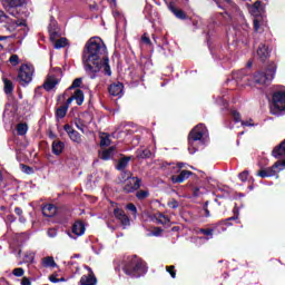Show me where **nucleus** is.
Segmentation results:
<instances>
[{"instance_id": "1", "label": "nucleus", "mask_w": 285, "mask_h": 285, "mask_svg": "<svg viewBox=\"0 0 285 285\" xmlns=\"http://www.w3.org/2000/svg\"><path fill=\"white\" fill-rule=\"evenodd\" d=\"M82 61L87 72L95 75L102 72L110 77L112 71L110 70V63L108 56L106 55V45L99 37L89 39L86 43Z\"/></svg>"}, {"instance_id": "2", "label": "nucleus", "mask_w": 285, "mask_h": 285, "mask_svg": "<svg viewBox=\"0 0 285 285\" xmlns=\"http://www.w3.org/2000/svg\"><path fill=\"white\" fill-rule=\"evenodd\" d=\"M121 269L131 279H139L148 273V264L141 257L137 255L127 256L121 262Z\"/></svg>"}, {"instance_id": "3", "label": "nucleus", "mask_w": 285, "mask_h": 285, "mask_svg": "<svg viewBox=\"0 0 285 285\" xmlns=\"http://www.w3.org/2000/svg\"><path fill=\"white\" fill-rule=\"evenodd\" d=\"M81 83V78L75 79L72 85L58 97L60 108H70L73 101L76 102V106H81V104H83V91L77 89L72 95H70V91L73 90V88H79Z\"/></svg>"}, {"instance_id": "4", "label": "nucleus", "mask_w": 285, "mask_h": 285, "mask_svg": "<svg viewBox=\"0 0 285 285\" xmlns=\"http://www.w3.org/2000/svg\"><path fill=\"white\" fill-rule=\"evenodd\" d=\"M206 135V126L204 124L196 125L188 134V151L190 155L197 153V147H195V141H202Z\"/></svg>"}, {"instance_id": "5", "label": "nucleus", "mask_w": 285, "mask_h": 285, "mask_svg": "<svg viewBox=\"0 0 285 285\" xmlns=\"http://www.w3.org/2000/svg\"><path fill=\"white\" fill-rule=\"evenodd\" d=\"M184 168V163H178L177 166L169 167L173 175L170 176L171 184H184L186 179H190L193 171L190 170H181Z\"/></svg>"}, {"instance_id": "6", "label": "nucleus", "mask_w": 285, "mask_h": 285, "mask_svg": "<svg viewBox=\"0 0 285 285\" xmlns=\"http://www.w3.org/2000/svg\"><path fill=\"white\" fill-rule=\"evenodd\" d=\"M35 76V67L32 65H21L18 72V81L20 86H28Z\"/></svg>"}, {"instance_id": "7", "label": "nucleus", "mask_w": 285, "mask_h": 285, "mask_svg": "<svg viewBox=\"0 0 285 285\" xmlns=\"http://www.w3.org/2000/svg\"><path fill=\"white\" fill-rule=\"evenodd\" d=\"M141 188V178L134 176L132 173H129V176L124 181L122 191L127 195L137 193Z\"/></svg>"}, {"instance_id": "8", "label": "nucleus", "mask_w": 285, "mask_h": 285, "mask_svg": "<svg viewBox=\"0 0 285 285\" xmlns=\"http://www.w3.org/2000/svg\"><path fill=\"white\" fill-rule=\"evenodd\" d=\"M285 168V159L284 160H277L272 167H268L267 169H261L257 173L258 177H262V179H266V177H275L278 173L284 170Z\"/></svg>"}, {"instance_id": "9", "label": "nucleus", "mask_w": 285, "mask_h": 285, "mask_svg": "<svg viewBox=\"0 0 285 285\" xmlns=\"http://www.w3.org/2000/svg\"><path fill=\"white\" fill-rule=\"evenodd\" d=\"M275 70H276L275 65H272L271 68L267 69L266 73L257 72L254 76V81L256 83H261V86H266V83H268L269 81H273V79L275 78Z\"/></svg>"}, {"instance_id": "10", "label": "nucleus", "mask_w": 285, "mask_h": 285, "mask_svg": "<svg viewBox=\"0 0 285 285\" xmlns=\"http://www.w3.org/2000/svg\"><path fill=\"white\" fill-rule=\"evenodd\" d=\"M114 217H116V219L120 222L124 228H128V226H130V217L126 215V212L124 209L116 207L114 209Z\"/></svg>"}, {"instance_id": "11", "label": "nucleus", "mask_w": 285, "mask_h": 285, "mask_svg": "<svg viewBox=\"0 0 285 285\" xmlns=\"http://www.w3.org/2000/svg\"><path fill=\"white\" fill-rule=\"evenodd\" d=\"M264 12L265 9L262 1H256L249 7V13L252 17H254V19H264Z\"/></svg>"}, {"instance_id": "12", "label": "nucleus", "mask_w": 285, "mask_h": 285, "mask_svg": "<svg viewBox=\"0 0 285 285\" xmlns=\"http://www.w3.org/2000/svg\"><path fill=\"white\" fill-rule=\"evenodd\" d=\"M65 132H67L69 139L73 141V144H82L83 139L81 138V134L79 131L75 130L72 126L66 124L65 127Z\"/></svg>"}, {"instance_id": "13", "label": "nucleus", "mask_w": 285, "mask_h": 285, "mask_svg": "<svg viewBox=\"0 0 285 285\" xmlns=\"http://www.w3.org/2000/svg\"><path fill=\"white\" fill-rule=\"evenodd\" d=\"M275 108H285V90L275 91L272 96Z\"/></svg>"}, {"instance_id": "14", "label": "nucleus", "mask_w": 285, "mask_h": 285, "mask_svg": "<svg viewBox=\"0 0 285 285\" xmlns=\"http://www.w3.org/2000/svg\"><path fill=\"white\" fill-rule=\"evenodd\" d=\"M26 3V0H6V10L11 14L12 17H17V13H14V8H21Z\"/></svg>"}, {"instance_id": "15", "label": "nucleus", "mask_w": 285, "mask_h": 285, "mask_svg": "<svg viewBox=\"0 0 285 285\" xmlns=\"http://www.w3.org/2000/svg\"><path fill=\"white\" fill-rule=\"evenodd\" d=\"M109 95L111 97H122L124 96V83L114 82L109 86Z\"/></svg>"}, {"instance_id": "16", "label": "nucleus", "mask_w": 285, "mask_h": 285, "mask_svg": "<svg viewBox=\"0 0 285 285\" xmlns=\"http://www.w3.org/2000/svg\"><path fill=\"white\" fill-rule=\"evenodd\" d=\"M66 148V142L61 140H53L51 144V153L59 157L63 153V149Z\"/></svg>"}, {"instance_id": "17", "label": "nucleus", "mask_w": 285, "mask_h": 285, "mask_svg": "<svg viewBox=\"0 0 285 285\" xmlns=\"http://www.w3.org/2000/svg\"><path fill=\"white\" fill-rule=\"evenodd\" d=\"M272 157L275 159H282V157H285V140H283L278 146L274 147L272 150Z\"/></svg>"}, {"instance_id": "18", "label": "nucleus", "mask_w": 285, "mask_h": 285, "mask_svg": "<svg viewBox=\"0 0 285 285\" xmlns=\"http://www.w3.org/2000/svg\"><path fill=\"white\" fill-rule=\"evenodd\" d=\"M71 232L73 233V235H77V237H81V235L86 233V225L83 224V222L78 220L72 225Z\"/></svg>"}, {"instance_id": "19", "label": "nucleus", "mask_w": 285, "mask_h": 285, "mask_svg": "<svg viewBox=\"0 0 285 285\" xmlns=\"http://www.w3.org/2000/svg\"><path fill=\"white\" fill-rule=\"evenodd\" d=\"M43 217H55L57 215V206L55 204H46L42 207Z\"/></svg>"}, {"instance_id": "20", "label": "nucleus", "mask_w": 285, "mask_h": 285, "mask_svg": "<svg viewBox=\"0 0 285 285\" xmlns=\"http://www.w3.org/2000/svg\"><path fill=\"white\" fill-rule=\"evenodd\" d=\"M257 57H259L262 61H265V59H268V57H271V50H268V47H266V45H259L257 49Z\"/></svg>"}, {"instance_id": "21", "label": "nucleus", "mask_w": 285, "mask_h": 285, "mask_svg": "<svg viewBox=\"0 0 285 285\" xmlns=\"http://www.w3.org/2000/svg\"><path fill=\"white\" fill-rule=\"evenodd\" d=\"M59 83V79H57L53 76H48V78L46 79L45 83H43V88L45 90H52V88H55V86H57Z\"/></svg>"}, {"instance_id": "22", "label": "nucleus", "mask_w": 285, "mask_h": 285, "mask_svg": "<svg viewBox=\"0 0 285 285\" xmlns=\"http://www.w3.org/2000/svg\"><path fill=\"white\" fill-rule=\"evenodd\" d=\"M19 26H26V20H7V30H9L10 32H12V30L19 28Z\"/></svg>"}, {"instance_id": "23", "label": "nucleus", "mask_w": 285, "mask_h": 285, "mask_svg": "<svg viewBox=\"0 0 285 285\" xmlns=\"http://www.w3.org/2000/svg\"><path fill=\"white\" fill-rule=\"evenodd\" d=\"M115 150H117L115 146H111L108 149L102 150V154L100 155V159H102L104 161H108L109 159H112V157L115 156Z\"/></svg>"}, {"instance_id": "24", "label": "nucleus", "mask_w": 285, "mask_h": 285, "mask_svg": "<svg viewBox=\"0 0 285 285\" xmlns=\"http://www.w3.org/2000/svg\"><path fill=\"white\" fill-rule=\"evenodd\" d=\"M81 285H97V277H95V274H89L88 276L83 275L80 278Z\"/></svg>"}, {"instance_id": "25", "label": "nucleus", "mask_w": 285, "mask_h": 285, "mask_svg": "<svg viewBox=\"0 0 285 285\" xmlns=\"http://www.w3.org/2000/svg\"><path fill=\"white\" fill-rule=\"evenodd\" d=\"M41 264L43 268H57V262H55V257L52 256L43 257Z\"/></svg>"}, {"instance_id": "26", "label": "nucleus", "mask_w": 285, "mask_h": 285, "mask_svg": "<svg viewBox=\"0 0 285 285\" xmlns=\"http://www.w3.org/2000/svg\"><path fill=\"white\" fill-rule=\"evenodd\" d=\"M130 156L120 158L116 166L117 170H126V168H128V164H130Z\"/></svg>"}, {"instance_id": "27", "label": "nucleus", "mask_w": 285, "mask_h": 285, "mask_svg": "<svg viewBox=\"0 0 285 285\" xmlns=\"http://www.w3.org/2000/svg\"><path fill=\"white\" fill-rule=\"evenodd\" d=\"M136 153L138 159H150L153 157L150 149H138Z\"/></svg>"}, {"instance_id": "28", "label": "nucleus", "mask_w": 285, "mask_h": 285, "mask_svg": "<svg viewBox=\"0 0 285 285\" xmlns=\"http://www.w3.org/2000/svg\"><path fill=\"white\" fill-rule=\"evenodd\" d=\"M228 115L232 117L234 124H242V114L237 109H229Z\"/></svg>"}, {"instance_id": "29", "label": "nucleus", "mask_w": 285, "mask_h": 285, "mask_svg": "<svg viewBox=\"0 0 285 285\" xmlns=\"http://www.w3.org/2000/svg\"><path fill=\"white\" fill-rule=\"evenodd\" d=\"M16 130L20 137H23L24 135H28V124L26 122H19L16 127Z\"/></svg>"}, {"instance_id": "30", "label": "nucleus", "mask_w": 285, "mask_h": 285, "mask_svg": "<svg viewBox=\"0 0 285 285\" xmlns=\"http://www.w3.org/2000/svg\"><path fill=\"white\" fill-rule=\"evenodd\" d=\"M3 83H4L6 95H12V92L14 90V85L12 83V80H9L8 78H4Z\"/></svg>"}, {"instance_id": "31", "label": "nucleus", "mask_w": 285, "mask_h": 285, "mask_svg": "<svg viewBox=\"0 0 285 285\" xmlns=\"http://www.w3.org/2000/svg\"><path fill=\"white\" fill-rule=\"evenodd\" d=\"M148 197H150V191L148 190H144V189H138L136 190V198L139 200V202H144V199H148Z\"/></svg>"}, {"instance_id": "32", "label": "nucleus", "mask_w": 285, "mask_h": 285, "mask_svg": "<svg viewBox=\"0 0 285 285\" xmlns=\"http://www.w3.org/2000/svg\"><path fill=\"white\" fill-rule=\"evenodd\" d=\"M157 222L158 224H161L163 226H166V224H170V218H168V216L158 213L157 214Z\"/></svg>"}, {"instance_id": "33", "label": "nucleus", "mask_w": 285, "mask_h": 285, "mask_svg": "<svg viewBox=\"0 0 285 285\" xmlns=\"http://www.w3.org/2000/svg\"><path fill=\"white\" fill-rule=\"evenodd\" d=\"M68 115V108H57L56 109V119H63Z\"/></svg>"}, {"instance_id": "34", "label": "nucleus", "mask_w": 285, "mask_h": 285, "mask_svg": "<svg viewBox=\"0 0 285 285\" xmlns=\"http://www.w3.org/2000/svg\"><path fill=\"white\" fill-rule=\"evenodd\" d=\"M171 12L177 17V19H186V13L175 7H170Z\"/></svg>"}, {"instance_id": "35", "label": "nucleus", "mask_w": 285, "mask_h": 285, "mask_svg": "<svg viewBox=\"0 0 285 285\" xmlns=\"http://www.w3.org/2000/svg\"><path fill=\"white\" fill-rule=\"evenodd\" d=\"M269 112H271V115H274L275 117H282L285 115V108H271Z\"/></svg>"}, {"instance_id": "36", "label": "nucleus", "mask_w": 285, "mask_h": 285, "mask_svg": "<svg viewBox=\"0 0 285 285\" xmlns=\"http://www.w3.org/2000/svg\"><path fill=\"white\" fill-rule=\"evenodd\" d=\"M53 46H55L56 49L66 48V46H68V39L60 38V39L56 40Z\"/></svg>"}, {"instance_id": "37", "label": "nucleus", "mask_w": 285, "mask_h": 285, "mask_svg": "<svg viewBox=\"0 0 285 285\" xmlns=\"http://www.w3.org/2000/svg\"><path fill=\"white\" fill-rule=\"evenodd\" d=\"M233 213L234 215L227 219H225V222H237V219H239V207L235 206L233 208Z\"/></svg>"}, {"instance_id": "38", "label": "nucleus", "mask_w": 285, "mask_h": 285, "mask_svg": "<svg viewBox=\"0 0 285 285\" xmlns=\"http://www.w3.org/2000/svg\"><path fill=\"white\" fill-rule=\"evenodd\" d=\"M14 213L16 215H18L20 224H26V217H23V209H21V207H16Z\"/></svg>"}, {"instance_id": "39", "label": "nucleus", "mask_w": 285, "mask_h": 285, "mask_svg": "<svg viewBox=\"0 0 285 285\" xmlns=\"http://www.w3.org/2000/svg\"><path fill=\"white\" fill-rule=\"evenodd\" d=\"M262 23H264V18H254L255 32H259V29L262 28Z\"/></svg>"}, {"instance_id": "40", "label": "nucleus", "mask_w": 285, "mask_h": 285, "mask_svg": "<svg viewBox=\"0 0 285 285\" xmlns=\"http://www.w3.org/2000/svg\"><path fill=\"white\" fill-rule=\"evenodd\" d=\"M126 210H130L131 215H134V217H137V206H135V204L132 203L127 204Z\"/></svg>"}, {"instance_id": "41", "label": "nucleus", "mask_w": 285, "mask_h": 285, "mask_svg": "<svg viewBox=\"0 0 285 285\" xmlns=\"http://www.w3.org/2000/svg\"><path fill=\"white\" fill-rule=\"evenodd\" d=\"M26 271L23 269V267H17L12 271V275H14V277H23Z\"/></svg>"}, {"instance_id": "42", "label": "nucleus", "mask_w": 285, "mask_h": 285, "mask_svg": "<svg viewBox=\"0 0 285 285\" xmlns=\"http://www.w3.org/2000/svg\"><path fill=\"white\" fill-rule=\"evenodd\" d=\"M20 166H21L22 173H26V175H32V173H35V169L28 165L21 164Z\"/></svg>"}, {"instance_id": "43", "label": "nucleus", "mask_w": 285, "mask_h": 285, "mask_svg": "<svg viewBox=\"0 0 285 285\" xmlns=\"http://www.w3.org/2000/svg\"><path fill=\"white\" fill-rule=\"evenodd\" d=\"M167 273H169L170 277L175 279L177 277V272L175 271V265L166 266Z\"/></svg>"}, {"instance_id": "44", "label": "nucleus", "mask_w": 285, "mask_h": 285, "mask_svg": "<svg viewBox=\"0 0 285 285\" xmlns=\"http://www.w3.org/2000/svg\"><path fill=\"white\" fill-rule=\"evenodd\" d=\"M75 125H76V128H78V130H80L82 134H86V130H85L86 125H83L81 119L76 120Z\"/></svg>"}, {"instance_id": "45", "label": "nucleus", "mask_w": 285, "mask_h": 285, "mask_svg": "<svg viewBox=\"0 0 285 285\" xmlns=\"http://www.w3.org/2000/svg\"><path fill=\"white\" fill-rule=\"evenodd\" d=\"M199 233L206 235V237H213V228H200Z\"/></svg>"}, {"instance_id": "46", "label": "nucleus", "mask_w": 285, "mask_h": 285, "mask_svg": "<svg viewBox=\"0 0 285 285\" xmlns=\"http://www.w3.org/2000/svg\"><path fill=\"white\" fill-rule=\"evenodd\" d=\"M100 146H110V136L106 135L100 139Z\"/></svg>"}, {"instance_id": "47", "label": "nucleus", "mask_w": 285, "mask_h": 285, "mask_svg": "<svg viewBox=\"0 0 285 285\" xmlns=\"http://www.w3.org/2000/svg\"><path fill=\"white\" fill-rule=\"evenodd\" d=\"M9 62H10L12 66H19V56L12 55V56L9 58Z\"/></svg>"}, {"instance_id": "48", "label": "nucleus", "mask_w": 285, "mask_h": 285, "mask_svg": "<svg viewBox=\"0 0 285 285\" xmlns=\"http://www.w3.org/2000/svg\"><path fill=\"white\" fill-rule=\"evenodd\" d=\"M208 204H210V202H205L204 206H203V210H204V217H210V210L208 209Z\"/></svg>"}, {"instance_id": "49", "label": "nucleus", "mask_w": 285, "mask_h": 285, "mask_svg": "<svg viewBox=\"0 0 285 285\" xmlns=\"http://www.w3.org/2000/svg\"><path fill=\"white\" fill-rule=\"evenodd\" d=\"M238 178L240 181H248V170H244L243 173L238 174Z\"/></svg>"}, {"instance_id": "50", "label": "nucleus", "mask_w": 285, "mask_h": 285, "mask_svg": "<svg viewBox=\"0 0 285 285\" xmlns=\"http://www.w3.org/2000/svg\"><path fill=\"white\" fill-rule=\"evenodd\" d=\"M57 233H58V230H57V228H55V227H51V228H49V229L47 230L48 237H51V238H55V237L57 236Z\"/></svg>"}, {"instance_id": "51", "label": "nucleus", "mask_w": 285, "mask_h": 285, "mask_svg": "<svg viewBox=\"0 0 285 285\" xmlns=\"http://www.w3.org/2000/svg\"><path fill=\"white\" fill-rule=\"evenodd\" d=\"M57 277H59V274H57V273L51 274L49 276V282H51L52 284H59V278H57Z\"/></svg>"}, {"instance_id": "52", "label": "nucleus", "mask_w": 285, "mask_h": 285, "mask_svg": "<svg viewBox=\"0 0 285 285\" xmlns=\"http://www.w3.org/2000/svg\"><path fill=\"white\" fill-rule=\"evenodd\" d=\"M169 208L176 209L179 208V203L176 199H173L168 203Z\"/></svg>"}, {"instance_id": "53", "label": "nucleus", "mask_w": 285, "mask_h": 285, "mask_svg": "<svg viewBox=\"0 0 285 285\" xmlns=\"http://www.w3.org/2000/svg\"><path fill=\"white\" fill-rule=\"evenodd\" d=\"M240 124H242V126H246V127H253V126H255V124H253V119H249V120H242Z\"/></svg>"}, {"instance_id": "54", "label": "nucleus", "mask_w": 285, "mask_h": 285, "mask_svg": "<svg viewBox=\"0 0 285 285\" xmlns=\"http://www.w3.org/2000/svg\"><path fill=\"white\" fill-rule=\"evenodd\" d=\"M7 220L10 223V224H14V222H17V216L14 214H9L7 216Z\"/></svg>"}, {"instance_id": "55", "label": "nucleus", "mask_w": 285, "mask_h": 285, "mask_svg": "<svg viewBox=\"0 0 285 285\" xmlns=\"http://www.w3.org/2000/svg\"><path fill=\"white\" fill-rule=\"evenodd\" d=\"M122 174H121V177L124 179V181H126V179H128V176H130V171L124 169V170H120Z\"/></svg>"}, {"instance_id": "56", "label": "nucleus", "mask_w": 285, "mask_h": 285, "mask_svg": "<svg viewBox=\"0 0 285 285\" xmlns=\"http://www.w3.org/2000/svg\"><path fill=\"white\" fill-rule=\"evenodd\" d=\"M21 285H32V282L28 277H22Z\"/></svg>"}, {"instance_id": "57", "label": "nucleus", "mask_w": 285, "mask_h": 285, "mask_svg": "<svg viewBox=\"0 0 285 285\" xmlns=\"http://www.w3.org/2000/svg\"><path fill=\"white\" fill-rule=\"evenodd\" d=\"M199 187H194L193 188V195H194V197H199Z\"/></svg>"}, {"instance_id": "58", "label": "nucleus", "mask_w": 285, "mask_h": 285, "mask_svg": "<svg viewBox=\"0 0 285 285\" xmlns=\"http://www.w3.org/2000/svg\"><path fill=\"white\" fill-rule=\"evenodd\" d=\"M4 19H8V16H6L3 11H0V23H3V21H6Z\"/></svg>"}, {"instance_id": "59", "label": "nucleus", "mask_w": 285, "mask_h": 285, "mask_svg": "<svg viewBox=\"0 0 285 285\" xmlns=\"http://www.w3.org/2000/svg\"><path fill=\"white\" fill-rule=\"evenodd\" d=\"M161 233H164V229L160 227H157L154 235L157 237V236L161 235Z\"/></svg>"}, {"instance_id": "60", "label": "nucleus", "mask_w": 285, "mask_h": 285, "mask_svg": "<svg viewBox=\"0 0 285 285\" xmlns=\"http://www.w3.org/2000/svg\"><path fill=\"white\" fill-rule=\"evenodd\" d=\"M48 137L49 139H57V134L52 132V130H49Z\"/></svg>"}, {"instance_id": "61", "label": "nucleus", "mask_w": 285, "mask_h": 285, "mask_svg": "<svg viewBox=\"0 0 285 285\" xmlns=\"http://www.w3.org/2000/svg\"><path fill=\"white\" fill-rule=\"evenodd\" d=\"M218 106H224V107H226V106H228V102H227L226 100H223V99L220 98L219 101H218Z\"/></svg>"}, {"instance_id": "62", "label": "nucleus", "mask_w": 285, "mask_h": 285, "mask_svg": "<svg viewBox=\"0 0 285 285\" xmlns=\"http://www.w3.org/2000/svg\"><path fill=\"white\" fill-rule=\"evenodd\" d=\"M141 39L144 43H147V45L150 43V38H148V36L144 35Z\"/></svg>"}, {"instance_id": "63", "label": "nucleus", "mask_w": 285, "mask_h": 285, "mask_svg": "<svg viewBox=\"0 0 285 285\" xmlns=\"http://www.w3.org/2000/svg\"><path fill=\"white\" fill-rule=\"evenodd\" d=\"M3 184V171L0 170V186Z\"/></svg>"}, {"instance_id": "64", "label": "nucleus", "mask_w": 285, "mask_h": 285, "mask_svg": "<svg viewBox=\"0 0 285 285\" xmlns=\"http://www.w3.org/2000/svg\"><path fill=\"white\" fill-rule=\"evenodd\" d=\"M6 39H10L8 36H0V41H6Z\"/></svg>"}]
</instances>
